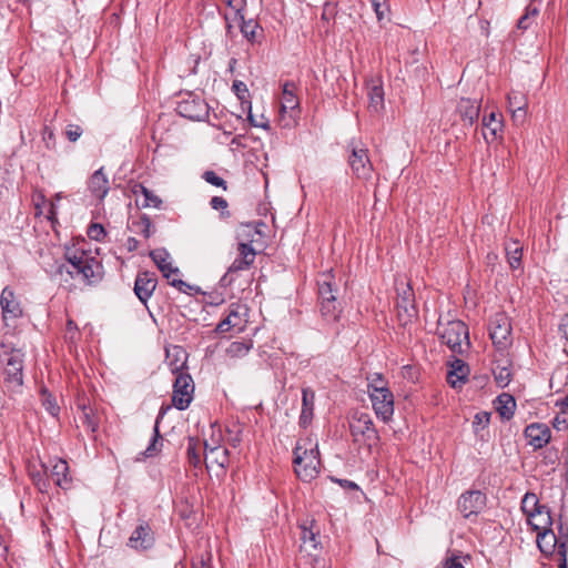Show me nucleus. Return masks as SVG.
Listing matches in <instances>:
<instances>
[{
  "label": "nucleus",
  "mask_w": 568,
  "mask_h": 568,
  "mask_svg": "<svg viewBox=\"0 0 568 568\" xmlns=\"http://www.w3.org/2000/svg\"><path fill=\"white\" fill-rule=\"evenodd\" d=\"M301 529V549L307 554L317 550L320 546V527L314 519H306L300 525Z\"/></svg>",
  "instance_id": "14"
},
{
  "label": "nucleus",
  "mask_w": 568,
  "mask_h": 568,
  "mask_svg": "<svg viewBox=\"0 0 568 568\" xmlns=\"http://www.w3.org/2000/svg\"><path fill=\"white\" fill-rule=\"evenodd\" d=\"M68 264H58L57 280L69 283L70 278H80L84 284H94L103 277V266L99 260L84 251L65 252Z\"/></svg>",
  "instance_id": "1"
},
{
  "label": "nucleus",
  "mask_w": 568,
  "mask_h": 568,
  "mask_svg": "<svg viewBox=\"0 0 568 568\" xmlns=\"http://www.w3.org/2000/svg\"><path fill=\"white\" fill-rule=\"evenodd\" d=\"M109 181L103 173V169L97 170L89 180V190L93 196L99 200L104 199L109 192Z\"/></svg>",
  "instance_id": "28"
},
{
  "label": "nucleus",
  "mask_w": 568,
  "mask_h": 568,
  "mask_svg": "<svg viewBox=\"0 0 568 568\" xmlns=\"http://www.w3.org/2000/svg\"><path fill=\"white\" fill-rule=\"evenodd\" d=\"M205 447V465L210 469L216 466L219 469L224 470L229 464V450L219 445L211 446L207 442L204 443Z\"/></svg>",
  "instance_id": "20"
},
{
  "label": "nucleus",
  "mask_w": 568,
  "mask_h": 568,
  "mask_svg": "<svg viewBox=\"0 0 568 568\" xmlns=\"http://www.w3.org/2000/svg\"><path fill=\"white\" fill-rule=\"evenodd\" d=\"M150 256L156 264L163 276L169 281L170 285L174 286L180 292L186 294H192V292H200V288L197 286L187 284L186 282L175 277V275L179 273V268L172 265L171 256L166 250H154L150 253Z\"/></svg>",
  "instance_id": "4"
},
{
  "label": "nucleus",
  "mask_w": 568,
  "mask_h": 568,
  "mask_svg": "<svg viewBox=\"0 0 568 568\" xmlns=\"http://www.w3.org/2000/svg\"><path fill=\"white\" fill-rule=\"evenodd\" d=\"M371 2L372 7L374 8V11L376 12L377 19L382 20L385 13V0H371Z\"/></svg>",
  "instance_id": "58"
},
{
  "label": "nucleus",
  "mask_w": 568,
  "mask_h": 568,
  "mask_svg": "<svg viewBox=\"0 0 568 568\" xmlns=\"http://www.w3.org/2000/svg\"><path fill=\"white\" fill-rule=\"evenodd\" d=\"M49 463V466L42 464L44 473L48 474V470L50 469L49 475L54 481V484L61 487L62 489H68L71 484L68 463L63 459H52Z\"/></svg>",
  "instance_id": "15"
},
{
  "label": "nucleus",
  "mask_w": 568,
  "mask_h": 568,
  "mask_svg": "<svg viewBox=\"0 0 568 568\" xmlns=\"http://www.w3.org/2000/svg\"><path fill=\"white\" fill-rule=\"evenodd\" d=\"M486 506V496L479 490H470L458 499V509L465 518L479 514Z\"/></svg>",
  "instance_id": "13"
},
{
  "label": "nucleus",
  "mask_w": 568,
  "mask_h": 568,
  "mask_svg": "<svg viewBox=\"0 0 568 568\" xmlns=\"http://www.w3.org/2000/svg\"><path fill=\"white\" fill-rule=\"evenodd\" d=\"M565 545L566 554L568 552V535L557 536L552 529L537 532V545L539 550L546 555H556L560 561V545Z\"/></svg>",
  "instance_id": "11"
},
{
  "label": "nucleus",
  "mask_w": 568,
  "mask_h": 568,
  "mask_svg": "<svg viewBox=\"0 0 568 568\" xmlns=\"http://www.w3.org/2000/svg\"><path fill=\"white\" fill-rule=\"evenodd\" d=\"M80 419L88 430L92 433L97 430L98 423L95 418L91 415V409L88 410L87 408H83Z\"/></svg>",
  "instance_id": "49"
},
{
  "label": "nucleus",
  "mask_w": 568,
  "mask_h": 568,
  "mask_svg": "<svg viewBox=\"0 0 568 568\" xmlns=\"http://www.w3.org/2000/svg\"><path fill=\"white\" fill-rule=\"evenodd\" d=\"M559 332L566 339H568V314L561 318L559 324Z\"/></svg>",
  "instance_id": "61"
},
{
  "label": "nucleus",
  "mask_w": 568,
  "mask_h": 568,
  "mask_svg": "<svg viewBox=\"0 0 568 568\" xmlns=\"http://www.w3.org/2000/svg\"><path fill=\"white\" fill-rule=\"evenodd\" d=\"M508 106L510 110L513 109H516L517 112H519V115H520V120H524L525 119V115H526V106H527V102H526V99L524 97V94H521L520 92H511L508 94Z\"/></svg>",
  "instance_id": "38"
},
{
  "label": "nucleus",
  "mask_w": 568,
  "mask_h": 568,
  "mask_svg": "<svg viewBox=\"0 0 568 568\" xmlns=\"http://www.w3.org/2000/svg\"><path fill=\"white\" fill-rule=\"evenodd\" d=\"M138 226L140 229V232L144 235V237L151 236V220L148 216H142L141 220L138 222Z\"/></svg>",
  "instance_id": "56"
},
{
  "label": "nucleus",
  "mask_w": 568,
  "mask_h": 568,
  "mask_svg": "<svg viewBox=\"0 0 568 568\" xmlns=\"http://www.w3.org/2000/svg\"><path fill=\"white\" fill-rule=\"evenodd\" d=\"M438 334L442 342L455 353H463L464 345L466 347L469 346L468 328L459 320L448 321L444 324L442 318H439Z\"/></svg>",
  "instance_id": "3"
},
{
  "label": "nucleus",
  "mask_w": 568,
  "mask_h": 568,
  "mask_svg": "<svg viewBox=\"0 0 568 568\" xmlns=\"http://www.w3.org/2000/svg\"><path fill=\"white\" fill-rule=\"evenodd\" d=\"M0 305L4 321L16 320L22 316L20 302L16 298V295L11 288L4 287L2 290Z\"/></svg>",
  "instance_id": "19"
},
{
  "label": "nucleus",
  "mask_w": 568,
  "mask_h": 568,
  "mask_svg": "<svg viewBox=\"0 0 568 568\" xmlns=\"http://www.w3.org/2000/svg\"><path fill=\"white\" fill-rule=\"evenodd\" d=\"M367 393L368 395L371 393H375V390L377 392H382V390H387L389 389L388 386H387V383L385 382L384 377L382 374L379 373H374V374H371L368 377H367Z\"/></svg>",
  "instance_id": "41"
},
{
  "label": "nucleus",
  "mask_w": 568,
  "mask_h": 568,
  "mask_svg": "<svg viewBox=\"0 0 568 568\" xmlns=\"http://www.w3.org/2000/svg\"><path fill=\"white\" fill-rule=\"evenodd\" d=\"M296 85L293 82L286 81L282 87L281 113L294 111L300 108V100L296 97Z\"/></svg>",
  "instance_id": "25"
},
{
  "label": "nucleus",
  "mask_w": 568,
  "mask_h": 568,
  "mask_svg": "<svg viewBox=\"0 0 568 568\" xmlns=\"http://www.w3.org/2000/svg\"><path fill=\"white\" fill-rule=\"evenodd\" d=\"M315 393L306 387L302 389V412L300 416V425L307 427L313 419Z\"/></svg>",
  "instance_id": "27"
},
{
  "label": "nucleus",
  "mask_w": 568,
  "mask_h": 568,
  "mask_svg": "<svg viewBox=\"0 0 568 568\" xmlns=\"http://www.w3.org/2000/svg\"><path fill=\"white\" fill-rule=\"evenodd\" d=\"M527 520L532 529L537 532L551 529L552 519L550 511L546 506H542L536 513L530 514V516L527 517Z\"/></svg>",
  "instance_id": "29"
},
{
  "label": "nucleus",
  "mask_w": 568,
  "mask_h": 568,
  "mask_svg": "<svg viewBox=\"0 0 568 568\" xmlns=\"http://www.w3.org/2000/svg\"><path fill=\"white\" fill-rule=\"evenodd\" d=\"M193 568H213L212 567V554L210 551H205L201 556H199L192 565Z\"/></svg>",
  "instance_id": "51"
},
{
  "label": "nucleus",
  "mask_w": 568,
  "mask_h": 568,
  "mask_svg": "<svg viewBox=\"0 0 568 568\" xmlns=\"http://www.w3.org/2000/svg\"><path fill=\"white\" fill-rule=\"evenodd\" d=\"M178 111L182 116L197 121L209 113L206 103L199 98H189L181 101L178 105Z\"/></svg>",
  "instance_id": "17"
},
{
  "label": "nucleus",
  "mask_w": 568,
  "mask_h": 568,
  "mask_svg": "<svg viewBox=\"0 0 568 568\" xmlns=\"http://www.w3.org/2000/svg\"><path fill=\"white\" fill-rule=\"evenodd\" d=\"M154 541L153 534L146 523L139 525L131 537L129 538V546L134 549H149Z\"/></svg>",
  "instance_id": "22"
},
{
  "label": "nucleus",
  "mask_w": 568,
  "mask_h": 568,
  "mask_svg": "<svg viewBox=\"0 0 568 568\" xmlns=\"http://www.w3.org/2000/svg\"><path fill=\"white\" fill-rule=\"evenodd\" d=\"M235 19L241 21V32L248 40L253 41L256 38L258 24L255 20H245L241 9L235 10Z\"/></svg>",
  "instance_id": "34"
},
{
  "label": "nucleus",
  "mask_w": 568,
  "mask_h": 568,
  "mask_svg": "<svg viewBox=\"0 0 568 568\" xmlns=\"http://www.w3.org/2000/svg\"><path fill=\"white\" fill-rule=\"evenodd\" d=\"M65 135L70 142H75L82 135V129L78 124H69L65 129Z\"/></svg>",
  "instance_id": "53"
},
{
  "label": "nucleus",
  "mask_w": 568,
  "mask_h": 568,
  "mask_svg": "<svg viewBox=\"0 0 568 568\" xmlns=\"http://www.w3.org/2000/svg\"><path fill=\"white\" fill-rule=\"evenodd\" d=\"M203 179L205 182L214 186L226 190V182L222 178H220L214 171H205L203 173Z\"/></svg>",
  "instance_id": "50"
},
{
  "label": "nucleus",
  "mask_w": 568,
  "mask_h": 568,
  "mask_svg": "<svg viewBox=\"0 0 568 568\" xmlns=\"http://www.w3.org/2000/svg\"><path fill=\"white\" fill-rule=\"evenodd\" d=\"M496 409L504 419H510L516 408L515 398L507 393L499 395L495 402Z\"/></svg>",
  "instance_id": "33"
},
{
  "label": "nucleus",
  "mask_w": 568,
  "mask_h": 568,
  "mask_svg": "<svg viewBox=\"0 0 568 568\" xmlns=\"http://www.w3.org/2000/svg\"><path fill=\"white\" fill-rule=\"evenodd\" d=\"M558 568H567V558L565 545H560V561H558Z\"/></svg>",
  "instance_id": "64"
},
{
  "label": "nucleus",
  "mask_w": 568,
  "mask_h": 568,
  "mask_svg": "<svg viewBox=\"0 0 568 568\" xmlns=\"http://www.w3.org/2000/svg\"><path fill=\"white\" fill-rule=\"evenodd\" d=\"M542 506L534 493H527L521 500V509L527 517L539 510Z\"/></svg>",
  "instance_id": "40"
},
{
  "label": "nucleus",
  "mask_w": 568,
  "mask_h": 568,
  "mask_svg": "<svg viewBox=\"0 0 568 568\" xmlns=\"http://www.w3.org/2000/svg\"><path fill=\"white\" fill-rule=\"evenodd\" d=\"M55 215H57V204L55 202L51 201L49 203V209H48V220H50L52 223L55 221Z\"/></svg>",
  "instance_id": "63"
},
{
  "label": "nucleus",
  "mask_w": 568,
  "mask_h": 568,
  "mask_svg": "<svg viewBox=\"0 0 568 568\" xmlns=\"http://www.w3.org/2000/svg\"><path fill=\"white\" fill-rule=\"evenodd\" d=\"M187 460L191 465L194 467H197L201 465V455H200V447L199 443L190 438L187 449H186Z\"/></svg>",
  "instance_id": "45"
},
{
  "label": "nucleus",
  "mask_w": 568,
  "mask_h": 568,
  "mask_svg": "<svg viewBox=\"0 0 568 568\" xmlns=\"http://www.w3.org/2000/svg\"><path fill=\"white\" fill-rule=\"evenodd\" d=\"M349 148L351 154L348 156V164L353 174L357 179L369 180L373 175L374 168L368 156V150L354 143H352Z\"/></svg>",
  "instance_id": "8"
},
{
  "label": "nucleus",
  "mask_w": 568,
  "mask_h": 568,
  "mask_svg": "<svg viewBox=\"0 0 568 568\" xmlns=\"http://www.w3.org/2000/svg\"><path fill=\"white\" fill-rule=\"evenodd\" d=\"M496 383L500 387H506L511 381V371L508 366L496 365L493 369Z\"/></svg>",
  "instance_id": "42"
},
{
  "label": "nucleus",
  "mask_w": 568,
  "mask_h": 568,
  "mask_svg": "<svg viewBox=\"0 0 568 568\" xmlns=\"http://www.w3.org/2000/svg\"><path fill=\"white\" fill-rule=\"evenodd\" d=\"M194 383L189 374H179L173 385L172 403L180 410L186 409L193 400Z\"/></svg>",
  "instance_id": "9"
},
{
  "label": "nucleus",
  "mask_w": 568,
  "mask_h": 568,
  "mask_svg": "<svg viewBox=\"0 0 568 568\" xmlns=\"http://www.w3.org/2000/svg\"><path fill=\"white\" fill-rule=\"evenodd\" d=\"M369 399L377 418L384 423L392 420L394 415V395L390 389L371 393Z\"/></svg>",
  "instance_id": "12"
},
{
  "label": "nucleus",
  "mask_w": 568,
  "mask_h": 568,
  "mask_svg": "<svg viewBox=\"0 0 568 568\" xmlns=\"http://www.w3.org/2000/svg\"><path fill=\"white\" fill-rule=\"evenodd\" d=\"M211 206L214 210L226 209L227 207V202H226L225 199H223L221 196H213L212 200H211Z\"/></svg>",
  "instance_id": "60"
},
{
  "label": "nucleus",
  "mask_w": 568,
  "mask_h": 568,
  "mask_svg": "<svg viewBox=\"0 0 568 568\" xmlns=\"http://www.w3.org/2000/svg\"><path fill=\"white\" fill-rule=\"evenodd\" d=\"M490 422V413L479 412L474 416L473 428L475 433L485 429Z\"/></svg>",
  "instance_id": "48"
},
{
  "label": "nucleus",
  "mask_w": 568,
  "mask_h": 568,
  "mask_svg": "<svg viewBox=\"0 0 568 568\" xmlns=\"http://www.w3.org/2000/svg\"><path fill=\"white\" fill-rule=\"evenodd\" d=\"M240 305H232L226 317L221 321L216 326V332L226 333L232 329L241 332L245 326V320L243 318V314L241 312Z\"/></svg>",
  "instance_id": "21"
},
{
  "label": "nucleus",
  "mask_w": 568,
  "mask_h": 568,
  "mask_svg": "<svg viewBox=\"0 0 568 568\" xmlns=\"http://www.w3.org/2000/svg\"><path fill=\"white\" fill-rule=\"evenodd\" d=\"M398 315L402 316L403 313L406 316V321L410 320L416 315V310L414 305L413 292L409 287L403 291L398 296L397 301Z\"/></svg>",
  "instance_id": "32"
},
{
  "label": "nucleus",
  "mask_w": 568,
  "mask_h": 568,
  "mask_svg": "<svg viewBox=\"0 0 568 568\" xmlns=\"http://www.w3.org/2000/svg\"><path fill=\"white\" fill-rule=\"evenodd\" d=\"M31 476L33 477V480L36 483V485L38 486V488L43 491L45 488H47V481L41 477L40 474H34V473H31Z\"/></svg>",
  "instance_id": "62"
},
{
  "label": "nucleus",
  "mask_w": 568,
  "mask_h": 568,
  "mask_svg": "<svg viewBox=\"0 0 568 568\" xmlns=\"http://www.w3.org/2000/svg\"><path fill=\"white\" fill-rule=\"evenodd\" d=\"M0 357L3 364L6 386L11 390L20 388L23 383V353L20 349H11L4 352Z\"/></svg>",
  "instance_id": "5"
},
{
  "label": "nucleus",
  "mask_w": 568,
  "mask_h": 568,
  "mask_svg": "<svg viewBox=\"0 0 568 568\" xmlns=\"http://www.w3.org/2000/svg\"><path fill=\"white\" fill-rule=\"evenodd\" d=\"M295 473L303 481H310L320 473V453L317 445L311 442L297 443L294 450Z\"/></svg>",
  "instance_id": "2"
},
{
  "label": "nucleus",
  "mask_w": 568,
  "mask_h": 568,
  "mask_svg": "<svg viewBox=\"0 0 568 568\" xmlns=\"http://www.w3.org/2000/svg\"><path fill=\"white\" fill-rule=\"evenodd\" d=\"M133 193L136 196V202L140 203L142 207H161L162 200L145 186L141 184L135 185L133 189Z\"/></svg>",
  "instance_id": "30"
},
{
  "label": "nucleus",
  "mask_w": 568,
  "mask_h": 568,
  "mask_svg": "<svg viewBox=\"0 0 568 568\" xmlns=\"http://www.w3.org/2000/svg\"><path fill=\"white\" fill-rule=\"evenodd\" d=\"M156 288V277L154 273L141 272L138 274L134 283V293L145 305Z\"/></svg>",
  "instance_id": "18"
},
{
  "label": "nucleus",
  "mask_w": 568,
  "mask_h": 568,
  "mask_svg": "<svg viewBox=\"0 0 568 568\" xmlns=\"http://www.w3.org/2000/svg\"><path fill=\"white\" fill-rule=\"evenodd\" d=\"M368 108L372 112L378 113L384 109V90L379 80L368 82Z\"/></svg>",
  "instance_id": "26"
},
{
  "label": "nucleus",
  "mask_w": 568,
  "mask_h": 568,
  "mask_svg": "<svg viewBox=\"0 0 568 568\" xmlns=\"http://www.w3.org/2000/svg\"><path fill=\"white\" fill-rule=\"evenodd\" d=\"M480 104L476 100L463 98L458 102L457 112L466 125L471 126L479 116Z\"/></svg>",
  "instance_id": "23"
},
{
  "label": "nucleus",
  "mask_w": 568,
  "mask_h": 568,
  "mask_svg": "<svg viewBox=\"0 0 568 568\" xmlns=\"http://www.w3.org/2000/svg\"><path fill=\"white\" fill-rule=\"evenodd\" d=\"M237 256L230 265L225 275L222 277V281L227 284H231L234 281L233 275L235 273L248 270L253 265L256 257V251L252 244L248 243H240L237 245Z\"/></svg>",
  "instance_id": "10"
},
{
  "label": "nucleus",
  "mask_w": 568,
  "mask_h": 568,
  "mask_svg": "<svg viewBox=\"0 0 568 568\" xmlns=\"http://www.w3.org/2000/svg\"><path fill=\"white\" fill-rule=\"evenodd\" d=\"M452 367L453 369L447 374V382L452 387H457L465 382L467 368L459 359H456Z\"/></svg>",
  "instance_id": "36"
},
{
  "label": "nucleus",
  "mask_w": 568,
  "mask_h": 568,
  "mask_svg": "<svg viewBox=\"0 0 568 568\" xmlns=\"http://www.w3.org/2000/svg\"><path fill=\"white\" fill-rule=\"evenodd\" d=\"M251 349V345L244 342H232L226 348V355L231 358L245 356Z\"/></svg>",
  "instance_id": "43"
},
{
  "label": "nucleus",
  "mask_w": 568,
  "mask_h": 568,
  "mask_svg": "<svg viewBox=\"0 0 568 568\" xmlns=\"http://www.w3.org/2000/svg\"><path fill=\"white\" fill-rule=\"evenodd\" d=\"M483 126L484 139L487 143H491L500 136L503 130V120L496 112H490L489 115L484 116Z\"/></svg>",
  "instance_id": "24"
},
{
  "label": "nucleus",
  "mask_w": 568,
  "mask_h": 568,
  "mask_svg": "<svg viewBox=\"0 0 568 568\" xmlns=\"http://www.w3.org/2000/svg\"><path fill=\"white\" fill-rule=\"evenodd\" d=\"M320 310L323 318L328 323H335L338 321L342 313V306L338 301L322 302Z\"/></svg>",
  "instance_id": "35"
},
{
  "label": "nucleus",
  "mask_w": 568,
  "mask_h": 568,
  "mask_svg": "<svg viewBox=\"0 0 568 568\" xmlns=\"http://www.w3.org/2000/svg\"><path fill=\"white\" fill-rule=\"evenodd\" d=\"M42 140L45 143L47 148L51 149L55 145V136L52 129L49 126H44L42 131Z\"/></svg>",
  "instance_id": "55"
},
{
  "label": "nucleus",
  "mask_w": 568,
  "mask_h": 568,
  "mask_svg": "<svg viewBox=\"0 0 568 568\" xmlns=\"http://www.w3.org/2000/svg\"><path fill=\"white\" fill-rule=\"evenodd\" d=\"M351 434L355 442L372 446L378 442V433L371 416L366 413H355L349 423Z\"/></svg>",
  "instance_id": "6"
},
{
  "label": "nucleus",
  "mask_w": 568,
  "mask_h": 568,
  "mask_svg": "<svg viewBox=\"0 0 568 568\" xmlns=\"http://www.w3.org/2000/svg\"><path fill=\"white\" fill-rule=\"evenodd\" d=\"M90 239L101 241L105 236V231L101 224H91L88 229Z\"/></svg>",
  "instance_id": "52"
},
{
  "label": "nucleus",
  "mask_w": 568,
  "mask_h": 568,
  "mask_svg": "<svg viewBox=\"0 0 568 568\" xmlns=\"http://www.w3.org/2000/svg\"><path fill=\"white\" fill-rule=\"evenodd\" d=\"M489 335L498 349H505L511 344V324L506 313H496L489 323Z\"/></svg>",
  "instance_id": "7"
},
{
  "label": "nucleus",
  "mask_w": 568,
  "mask_h": 568,
  "mask_svg": "<svg viewBox=\"0 0 568 568\" xmlns=\"http://www.w3.org/2000/svg\"><path fill=\"white\" fill-rule=\"evenodd\" d=\"M233 90L240 99H243V95L247 92V88L242 81H234Z\"/></svg>",
  "instance_id": "59"
},
{
  "label": "nucleus",
  "mask_w": 568,
  "mask_h": 568,
  "mask_svg": "<svg viewBox=\"0 0 568 568\" xmlns=\"http://www.w3.org/2000/svg\"><path fill=\"white\" fill-rule=\"evenodd\" d=\"M159 420H156V424L154 426V436L151 440V444L149 445V447L145 449L144 452V455L146 457H150V456H153L155 454V452H158V442H159V436H160V433H159Z\"/></svg>",
  "instance_id": "54"
},
{
  "label": "nucleus",
  "mask_w": 568,
  "mask_h": 568,
  "mask_svg": "<svg viewBox=\"0 0 568 568\" xmlns=\"http://www.w3.org/2000/svg\"><path fill=\"white\" fill-rule=\"evenodd\" d=\"M538 13L539 9L537 7H534L532 4L527 6L525 14L518 20L517 28L521 31L529 29L535 22Z\"/></svg>",
  "instance_id": "39"
},
{
  "label": "nucleus",
  "mask_w": 568,
  "mask_h": 568,
  "mask_svg": "<svg viewBox=\"0 0 568 568\" xmlns=\"http://www.w3.org/2000/svg\"><path fill=\"white\" fill-rule=\"evenodd\" d=\"M243 426L237 422H231L225 429V439L233 446L237 447L242 442Z\"/></svg>",
  "instance_id": "37"
},
{
  "label": "nucleus",
  "mask_w": 568,
  "mask_h": 568,
  "mask_svg": "<svg viewBox=\"0 0 568 568\" xmlns=\"http://www.w3.org/2000/svg\"><path fill=\"white\" fill-rule=\"evenodd\" d=\"M42 405L50 415L57 416L59 414L60 407L58 406L54 397L47 390L42 392Z\"/></svg>",
  "instance_id": "47"
},
{
  "label": "nucleus",
  "mask_w": 568,
  "mask_h": 568,
  "mask_svg": "<svg viewBox=\"0 0 568 568\" xmlns=\"http://www.w3.org/2000/svg\"><path fill=\"white\" fill-rule=\"evenodd\" d=\"M552 427L558 430V432H561V430H566L567 427H568V423H567V417H566V413L562 412L560 415H557L555 418H554V422H552Z\"/></svg>",
  "instance_id": "57"
},
{
  "label": "nucleus",
  "mask_w": 568,
  "mask_h": 568,
  "mask_svg": "<svg viewBox=\"0 0 568 568\" xmlns=\"http://www.w3.org/2000/svg\"><path fill=\"white\" fill-rule=\"evenodd\" d=\"M525 436L529 446L540 449L549 443L551 433L547 425L534 423L526 427Z\"/></svg>",
  "instance_id": "16"
},
{
  "label": "nucleus",
  "mask_w": 568,
  "mask_h": 568,
  "mask_svg": "<svg viewBox=\"0 0 568 568\" xmlns=\"http://www.w3.org/2000/svg\"><path fill=\"white\" fill-rule=\"evenodd\" d=\"M318 284V298L320 304L322 302L337 301L336 287L333 283V276L331 274H323L317 281Z\"/></svg>",
  "instance_id": "31"
},
{
  "label": "nucleus",
  "mask_w": 568,
  "mask_h": 568,
  "mask_svg": "<svg viewBox=\"0 0 568 568\" xmlns=\"http://www.w3.org/2000/svg\"><path fill=\"white\" fill-rule=\"evenodd\" d=\"M469 561L468 556H462L456 554H450L443 561L442 568H466L465 565Z\"/></svg>",
  "instance_id": "46"
},
{
  "label": "nucleus",
  "mask_w": 568,
  "mask_h": 568,
  "mask_svg": "<svg viewBox=\"0 0 568 568\" xmlns=\"http://www.w3.org/2000/svg\"><path fill=\"white\" fill-rule=\"evenodd\" d=\"M521 247L518 246L517 243H514L513 246L506 247V254L508 258V263L511 268H518L521 262Z\"/></svg>",
  "instance_id": "44"
}]
</instances>
